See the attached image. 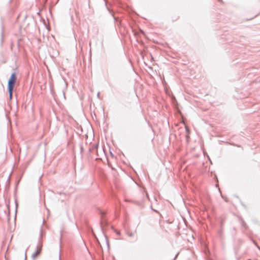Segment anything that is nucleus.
I'll use <instances>...</instances> for the list:
<instances>
[{
	"label": "nucleus",
	"instance_id": "20e7f679",
	"mask_svg": "<svg viewBox=\"0 0 260 260\" xmlns=\"http://www.w3.org/2000/svg\"><path fill=\"white\" fill-rule=\"evenodd\" d=\"M100 214L101 215V216L103 218V217L105 215V212H104V211H102L101 210L100 211ZM104 219L102 218V220H101L100 221V224H101V228H102V226H103V224L104 223Z\"/></svg>",
	"mask_w": 260,
	"mask_h": 260
},
{
	"label": "nucleus",
	"instance_id": "7ed1b4c3",
	"mask_svg": "<svg viewBox=\"0 0 260 260\" xmlns=\"http://www.w3.org/2000/svg\"><path fill=\"white\" fill-rule=\"evenodd\" d=\"M67 143V145L69 148L73 150L74 147V142L73 141V139H70V140H68Z\"/></svg>",
	"mask_w": 260,
	"mask_h": 260
},
{
	"label": "nucleus",
	"instance_id": "1a4fd4ad",
	"mask_svg": "<svg viewBox=\"0 0 260 260\" xmlns=\"http://www.w3.org/2000/svg\"><path fill=\"white\" fill-rule=\"evenodd\" d=\"M100 92H98V94H97V96H98V98L99 99H100Z\"/></svg>",
	"mask_w": 260,
	"mask_h": 260
},
{
	"label": "nucleus",
	"instance_id": "f257e3e1",
	"mask_svg": "<svg viewBox=\"0 0 260 260\" xmlns=\"http://www.w3.org/2000/svg\"><path fill=\"white\" fill-rule=\"evenodd\" d=\"M17 80V76L15 73H13L8 81V90L9 93L10 99H12V92L15 86V84Z\"/></svg>",
	"mask_w": 260,
	"mask_h": 260
},
{
	"label": "nucleus",
	"instance_id": "9d476101",
	"mask_svg": "<svg viewBox=\"0 0 260 260\" xmlns=\"http://www.w3.org/2000/svg\"><path fill=\"white\" fill-rule=\"evenodd\" d=\"M117 234H118V235H119L120 234V232H117Z\"/></svg>",
	"mask_w": 260,
	"mask_h": 260
},
{
	"label": "nucleus",
	"instance_id": "423d86ee",
	"mask_svg": "<svg viewBox=\"0 0 260 260\" xmlns=\"http://www.w3.org/2000/svg\"><path fill=\"white\" fill-rule=\"evenodd\" d=\"M241 224H242V226L244 228H246V223L245 222V221L241 219Z\"/></svg>",
	"mask_w": 260,
	"mask_h": 260
},
{
	"label": "nucleus",
	"instance_id": "f8f14e48",
	"mask_svg": "<svg viewBox=\"0 0 260 260\" xmlns=\"http://www.w3.org/2000/svg\"><path fill=\"white\" fill-rule=\"evenodd\" d=\"M66 87H67V85H68V84H67V82H66Z\"/></svg>",
	"mask_w": 260,
	"mask_h": 260
},
{
	"label": "nucleus",
	"instance_id": "6e6552de",
	"mask_svg": "<svg viewBox=\"0 0 260 260\" xmlns=\"http://www.w3.org/2000/svg\"><path fill=\"white\" fill-rule=\"evenodd\" d=\"M178 254H179V253H177V254L175 256V257H174V258L173 259V260H175V259L177 258V256H178Z\"/></svg>",
	"mask_w": 260,
	"mask_h": 260
},
{
	"label": "nucleus",
	"instance_id": "f03ea898",
	"mask_svg": "<svg viewBox=\"0 0 260 260\" xmlns=\"http://www.w3.org/2000/svg\"><path fill=\"white\" fill-rule=\"evenodd\" d=\"M42 245H39L37 247L36 251L34 252V253L32 254V256L33 258H36L37 257H38L41 253L42 251Z\"/></svg>",
	"mask_w": 260,
	"mask_h": 260
},
{
	"label": "nucleus",
	"instance_id": "9b49d317",
	"mask_svg": "<svg viewBox=\"0 0 260 260\" xmlns=\"http://www.w3.org/2000/svg\"><path fill=\"white\" fill-rule=\"evenodd\" d=\"M153 211H154V212H155L158 213V212L157 210H153Z\"/></svg>",
	"mask_w": 260,
	"mask_h": 260
},
{
	"label": "nucleus",
	"instance_id": "39448f33",
	"mask_svg": "<svg viewBox=\"0 0 260 260\" xmlns=\"http://www.w3.org/2000/svg\"><path fill=\"white\" fill-rule=\"evenodd\" d=\"M185 130H186V132L187 133L186 138H187V137H188V135L189 134V128L186 126H185Z\"/></svg>",
	"mask_w": 260,
	"mask_h": 260
},
{
	"label": "nucleus",
	"instance_id": "0eeeda50",
	"mask_svg": "<svg viewBox=\"0 0 260 260\" xmlns=\"http://www.w3.org/2000/svg\"><path fill=\"white\" fill-rule=\"evenodd\" d=\"M127 235H128L129 237H132L134 236V233H128V234H127Z\"/></svg>",
	"mask_w": 260,
	"mask_h": 260
}]
</instances>
